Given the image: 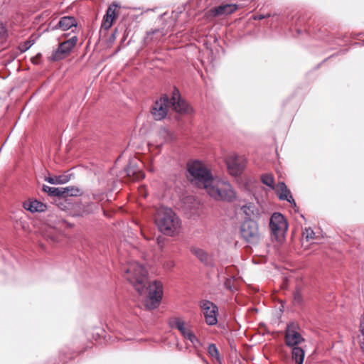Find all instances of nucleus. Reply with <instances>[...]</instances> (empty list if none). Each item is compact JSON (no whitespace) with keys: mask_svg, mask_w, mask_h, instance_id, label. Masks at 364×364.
I'll return each mask as SVG.
<instances>
[{"mask_svg":"<svg viewBox=\"0 0 364 364\" xmlns=\"http://www.w3.org/2000/svg\"><path fill=\"white\" fill-rule=\"evenodd\" d=\"M189 179L199 188L205 189L207 193L216 200L232 202L236 193L231 185L225 181L213 178L210 170L198 161L188 164Z\"/></svg>","mask_w":364,"mask_h":364,"instance_id":"obj_1","label":"nucleus"},{"mask_svg":"<svg viewBox=\"0 0 364 364\" xmlns=\"http://www.w3.org/2000/svg\"><path fill=\"white\" fill-rule=\"evenodd\" d=\"M124 276L140 295L148 291L145 302L147 309H154L159 306L163 294L162 284L160 282L154 281L147 287L148 272L144 265L136 262H129L124 269Z\"/></svg>","mask_w":364,"mask_h":364,"instance_id":"obj_2","label":"nucleus"},{"mask_svg":"<svg viewBox=\"0 0 364 364\" xmlns=\"http://www.w3.org/2000/svg\"><path fill=\"white\" fill-rule=\"evenodd\" d=\"M155 223L159 230L168 236L178 234L181 225L179 218L168 208H161L158 210Z\"/></svg>","mask_w":364,"mask_h":364,"instance_id":"obj_3","label":"nucleus"},{"mask_svg":"<svg viewBox=\"0 0 364 364\" xmlns=\"http://www.w3.org/2000/svg\"><path fill=\"white\" fill-rule=\"evenodd\" d=\"M240 234L241 238L250 245L255 246L261 240L258 223L251 218L242 222L240 228Z\"/></svg>","mask_w":364,"mask_h":364,"instance_id":"obj_4","label":"nucleus"},{"mask_svg":"<svg viewBox=\"0 0 364 364\" xmlns=\"http://www.w3.org/2000/svg\"><path fill=\"white\" fill-rule=\"evenodd\" d=\"M269 228L272 237L277 241H279L284 237L285 232L288 229V225L283 215L276 212L270 218Z\"/></svg>","mask_w":364,"mask_h":364,"instance_id":"obj_5","label":"nucleus"},{"mask_svg":"<svg viewBox=\"0 0 364 364\" xmlns=\"http://www.w3.org/2000/svg\"><path fill=\"white\" fill-rule=\"evenodd\" d=\"M77 40V37L75 36L68 40L60 43L58 48L53 52L51 55L52 60L54 61H58L64 59L76 46Z\"/></svg>","mask_w":364,"mask_h":364,"instance_id":"obj_6","label":"nucleus"},{"mask_svg":"<svg viewBox=\"0 0 364 364\" xmlns=\"http://www.w3.org/2000/svg\"><path fill=\"white\" fill-rule=\"evenodd\" d=\"M200 307L204 314L205 322L209 326L215 325L218 322V307L208 300H203L200 302Z\"/></svg>","mask_w":364,"mask_h":364,"instance_id":"obj_7","label":"nucleus"},{"mask_svg":"<svg viewBox=\"0 0 364 364\" xmlns=\"http://www.w3.org/2000/svg\"><path fill=\"white\" fill-rule=\"evenodd\" d=\"M169 106V99L166 95H163L156 100L151 109V114L156 120L164 119L168 114V107Z\"/></svg>","mask_w":364,"mask_h":364,"instance_id":"obj_8","label":"nucleus"},{"mask_svg":"<svg viewBox=\"0 0 364 364\" xmlns=\"http://www.w3.org/2000/svg\"><path fill=\"white\" fill-rule=\"evenodd\" d=\"M226 164L230 173L234 176L240 175L245 166V160L237 155L229 156Z\"/></svg>","mask_w":364,"mask_h":364,"instance_id":"obj_9","label":"nucleus"},{"mask_svg":"<svg viewBox=\"0 0 364 364\" xmlns=\"http://www.w3.org/2000/svg\"><path fill=\"white\" fill-rule=\"evenodd\" d=\"M302 336L296 331V326L294 323L287 326L285 333V342L287 346L294 347L304 341Z\"/></svg>","mask_w":364,"mask_h":364,"instance_id":"obj_10","label":"nucleus"},{"mask_svg":"<svg viewBox=\"0 0 364 364\" xmlns=\"http://www.w3.org/2000/svg\"><path fill=\"white\" fill-rule=\"evenodd\" d=\"M237 9V5L235 4H229L228 2L221 3L218 6H215L209 10V16L218 17L226 16L232 14Z\"/></svg>","mask_w":364,"mask_h":364,"instance_id":"obj_11","label":"nucleus"},{"mask_svg":"<svg viewBox=\"0 0 364 364\" xmlns=\"http://www.w3.org/2000/svg\"><path fill=\"white\" fill-rule=\"evenodd\" d=\"M173 109L177 112H187L188 107L187 103L181 99L178 89L174 88L171 100H169Z\"/></svg>","mask_w":364,"mask_h":364,"instance_id":"obj_12","label":"nucleus"},{"mask_svg":"<svg viewBox=\"0 0 364 364\" xmlns=\"http://www.w3.org/2000/svg\"><path fill=\"white\" fill-rule=\"evenodd\" d=\"M278 191H280L278 193V198L282 200H287L291 203V206L296 210L297 208L296 203L293 198L290 190L287 188L284 182H279L277 184Z\"/></svg>","mask_w":364,"mask_h":364,"instance_id":"obj_13","label":"nucleus"},{"mask_svg":"<svg viewBox=\"0 0 364 364\" xmlns=\"http://www.w3.org/2000/svg\"><path fill=\"white\" fill-rule=\"evenodd\" d=\"M118 5L114 3L108 7L102 23V28L105 30H108L112 26L113 21L117 17L116 9Z\"/></svg>","mask_w":364,"mask_h":364,"instance_id":"obj_14","label":"nucleus"},{"mask_svg":"<svg viewBox=\"0 0 364 364\" xmlns=\"http://www.w3.org/2000/svg\"><path fill=\"white\" fill-rule=\"evenodd\" d=\"M127 176L132 180H140L144 178V172L136 166L134 161H131L125 168Z\"/></svg>","mask_w":364,"mask_h":364,"instance_id":"obj_15","label":"nucleus"},{"mask_svg":"<svg viewBox=\"0 0 364 364\" xmlns=\"http://www.w3.org/2000/svg\"><path fill=\"white\" fill-rule=\"evenodd\" d=\"M170 326L177 328L182 336L186 338L187 335L192 332L189 326H186L185 322L178 318H173L169 321Z\"/></svg>","mask_w":364,"mask_h":364,"instance_id":"obj_16","label":"nucleus"},{"mask_svg":"<svg viewBox=\"0 0 364 364\" xmlns=\"http://www.w3.org/2000/svg\"><path fill=\"white\" fill-rule=\"evenodd\" d=\"M77 26L76 19L73 16H68L62 17L58 24L53 27V29L61 28L67 31L73 26Z\"/></svg>","mask_w":364,"mask_h":364,"instance_id":"obj_17","label":"nucleus"},{"mask_svg":"<svg viewBox=\"0 0 364 364\" xmlns=\"http://www.w3.org/2000/svg\"><path fill=\"white\" fill-rule=\"evenodd\" d=\"M23 208L31 213L43 212L46 210V205L37 200L25 202Z\"/></svg>","mask_w":364,"mask_h":364,"instance_id":"obj_18","label":"nucleus"},{"mask_svg":"<svg viewBox=\"0 0 364 364\" xmlns=\"http://www.w3.org/2000/svg\"><path fill=\"white\" fill-rule=\"evenodd\" d=\"M191 251L200 259V262L206 265H210L209 255L203 250L198 247H192Z\"/></svg>","mask_w":364,"mask_h":364,"instance_id":"obj_19","label":"nucleus"},{"mask_svg":"<svg viewBox=\"0 0 364 364\" xmlns=\"http://www.w3.org/2000/svg\"><path fill=\"white\" fill-rule=\"evenodd\" d=\"M292 359L295 361L296 364H303L305 356L304 350L300 347H291Z\"/></svg>","mask_w":364,"mask_h":364,"instance_id":"obj_20","label":"nucleus"},{"mask_svg":"<svg viewBox=\"0 0 364 364\" xmlns=\"http://www.w3.org/2000/svg\"><path fill=\"white\" fill-rule=\"evenodd\" d=\"M97 205L94 203H87L86 204H80L78 205V215L80 216H85L94 212L97 208Z\"/></svg>","mask_w":364,"mask_h":364,"instance_id":"obj_21","label":"nucleus"},{"mask_svg":"<svg viewBox=\"0 0 364 364\" xmlns=\"http://www.w3.org/2000/svg\"><path fill=\"white\" fill-rule=\"evenodd\" d=\"M42 190L47 193L50 196H59L62 197L63 195V193L65 192V189H62V187L60 188H55V187H50L46 185H43L42 187Z\"/></svg>","mask_w":364,"mask_h":364,"instance_id":"obj_22","label":"nucleus"},{"mask_svg":"<svg viewBox=\"0 0 364 364\" xmlns=\"http://www.w3.org/2000/svg\"><path fill=\"white\" fill-rule=\"evenodd\" d=\"M261 181L263 184L269 186L270 188H274V176L270 173H264L261 176Z\"/></svg>","mask_w":364,"mask_h":364,"instance_id":"obj_23","label":"nucleus"},{"mask_svg":"<svg viewBox=\"0 0 364 364\" xmlns=\"http://www.w3.org/2000/svg\"><path fill=\"white\" fill-rule=\"evenodd\" d=\"M208 353L211 358H215L218 361L220 360V353L215 344H209L208 347Z\"/></svg>","mask_w":364,"mask_h":364,"instance_id":"obj_24","label":"nucleus"},{"mask_svg":"<svg viewBox=\"0 0 364 364\" xmlns=\"http://www.w3.org/2000/svg\"><path fill=\"white\" fill-rule=\"evenodd\" d=\"M62 189H65V190H64L65 192L63 193V195L62 196V197H64V198H65L67 196H77L80 194V190L77 188L62 187Z\"/></svg>","mask_w":364,"mask_h":364,"instance_id":"obj_25","label":"nucleus"},{"mask_svg":"<svg viewBox=\"0 0 364 364\" xmlns=\"http://www.w3.org/2000/svg\"><path fill=\"white\" fill-rule=\"evenodd\" d=\"M229 0H199V6L201 9H205L210 5L216 4L218 3L228 2Z\"/></svg>","mask_w":364,"mask_h":364,"instance_id":"obj_26","label":"nucleus"},{"mask_svg":"<svg viewBox=\"0 0 364 364\" xmlns=\"http://www.w3.org/2000/svg\"><path fill=\"white\" fill-rule=\"evenodd\" d=\"M186 339L190 341L196 348H200L202 346V343L198 338V337L193 333V331L190 333L188 335H187Z\"/></svg>","mask_w":364,"mask_h":364,"instance_id":"obj_27","label":"nucleus"},{"mask_svg":"<svg viewBox=\"0 0 364 364\" xmlns=\"http://www.w3.org/2000/svg\"><path fill=\"white\" fill-rule=\"evenodd\" d=\"M241 210L249 218L254 215V205L250 203L242 205Z\"/></svg>","mask_w":364,"mask_h":364,"instance_id":"obj_28","label":"nucleus"},{"mask_svg":"<svg viewBox=\"0 0 364 364\" xmlns=\"http://www.w3.org/2000/svg\"><path fill=\"white\" fill-rule=\"evenodd\" d=\"M315 233L313 230L310 228H306L303 232V237L306 238L307 241L314 238Z\"/></svg>","mask_w":364,"mask_h":364,"instance_id":"obj_29","label":"nucleus"},{"mask_svg":"<svg viewBox=\"0 0 364 364\" xmlns=\"http://www.w3.org/2000/svg\"><path fill=\"white\" fill-rule=\"evenodd\" d=\"M56 184H64L70 181V176L67 175H60L55 176Z\"/></svg>","mask_w":364,"mask_h":364,"instance_id":"obj_30","label":"nucleus"},{"mask_svg":"<svg viewBox=\"0 0 364 364\" xmlns=\"http://www.w3.org/2000/svg\"><path fill=\"white\" fill-rule=\"evenodd\" d=\"M303 299L301 292L296 290L294 293V304L299 305L302 303Z\"/></svg>","mask_w":364,"mask_h":364,"instance_id":"obj_31","label":"nucleus"},{"mask_svg":"<svg viewBox=\"0 0 364 364\" xmlns=\"http://www.w3.org/2000/svg\"><path fill=\"white\" fill-rule=\"evenodd\" d=\"M7 36V29L2 22H0V38H4Z\"/></svg>","mask_w":364,"mask_h":364,"instance_id":"obj_32","label":"nucleus"},{"mask_svg":"<svg viewBox=\"0 0 364 364\" xmlns=\"http://www.w3.org/2000/svg\"><path fill=\"white\" fill-rule=\"evenodd\" d=\"M175 266L173 260H167L164 263V268L166 270H171Z\"/></svg>","mask_w":364,"mask_h":364,"instance_id":"obj_33","label":"nucleus"},{"mask_svg":"<svg viewBox=\"0 0 364 364\" xmlns=\"http://www.w3.org/2000/svg\"><path fill=\"white\" fill-rule=\"evenodd\" d=\"M33 44L31 41H27L26 42L23 46H21V50L22 52H25L27 50H28L31 46Z\"/></svg>","mask_w":364,"mask_h":364,"instance_id":"obj_34","label":"nucleus"},{"mask_svg":"<svg viewBox=\"0 0 364 364\" xmlns=\"http://www.w3.org/2000/svg\"><path fill=\"white\" fill-rule=\"evenodd\" d=\"M361 337L360 341V346L362 350L364 352V328H360Z\"/></svg>","mask_w":364,"mask_h":364,"instance_id":"obj_35","label":"nucleus"},{"mask_svg":"<svg viewBox=\"0 0 364 364\" xmlns=\"http://www.w3.org/2000/svg\"><path fill=\"white\" fill-rule=\"evenodd\" d=\"M46 181H47L48 183H50V184H56V181H55V177H51V176H48V177H46L45 178Z\"/></svg>","mask_w":364,"mask_h":364,"instance_id":"obj_36","label":"nucleus"},{"mask_svg":"<svg viewBox=\"0 0 364 364\" xmlns=\"http://www.w3.org/2000/svg\"><path fill=\"white\" fill-rule=\"evenodd\" d=\"M264 18V16L262 14L255 15L252 16V19H254V20H262Z\"/></svg>","mask_w":364,"mask_h":364,"instance_id":"obj_37","label":"nucleus"},{"mask_svg":"<svg viewBox=\"0 0 364 364\" xmlns=\"http://www.w3.org/2000/svg\"><path fill=\"white\" fill-rule=\"evenodd\" d=\"M230 283H231V279H226V281H225V287H226L227 289H231V284H230Z\"/></svg>","mask_w":364,"mask_h":364,"instance_id":"obj_38","label":"nucleus"},{"mask_svg":"<svg viewBox=\"0 0 364 364\" xmlns=\"http://www.w3.org/2000/svg\"><path fill=\"white\" fill-rule=\"evenodd\" d=\"M264 16V18H269V17L272 16L271 14H269V13H268V14H265Z\"/></svg>","mask_w":364,"mask_h":364,"instance_id":"obj_39","label":"nucleus"},{"mask_svg":"<svg viewBox=\"0 0 364 364\" xmlns=\"http://www.w3.org/2000/svg\"><path fill=\"white\" fill-rule=\"evenodd\" d=\"M158 243H159V245H160V240H159V238H158Z\"/></svg>","mask_w":364,"mask_h":364,"instance_id":"obj_40","label":"nucleus"}]
</instances>
